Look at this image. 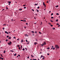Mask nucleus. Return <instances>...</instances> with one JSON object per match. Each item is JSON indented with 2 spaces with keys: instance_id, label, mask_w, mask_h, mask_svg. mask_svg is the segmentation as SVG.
<instances>
[{
  "instance_id": "nucleus-1",
  "label": "nucleus",
  "mask_w": 60,
  "mask_h": 60,
  "mask_svg": "<svg viewBox=\"0 0 60 60\" xmlns=\"http://www.w3.org/2000/svg\"><path fill=\"white\" fill-rule=\"evenodd\" d=\"M43 44H42L41 45L42 46H43V45H46V42H45V41L43 42Z\"/></svg>"
},
{
  "instance_id": "nucleus-2",
  "label": "nucleus",
  "mask_w": 60,
  "mask_h": 60,
  "mask_svg": "<svg viewBox=\"0 0 60 60\" xmlns=\"http://www.w3.org/2000/svg\"><path fill=\"white\" fill-rule=\"evenodd\" d=\"M42 57H43V58H42V59H43V60H44V59H45L44 56H43L41 55V58H42Z\"/></svg>"
},
{
  "instance_id": "nucleus-3",
  "label": "nucleus",
  "mask_w": 60,
  "mask_h": 60,
  "mask_svg": "<svg viewBox=\"0 0 60 60\" xmlns=\"http://www.w3.org/2000/svg\"><path fill=\"white\" fill-rule=\"evenodd\" d=\"M5 34H9V33H8V32H7L6 31H5Z\"/></svg>"
},
{
  "instance_id": "nucleus-4",
  "label": "nucleus",
  "mask_w": 60,
  "mask_h": 60,
  "mask_svg": "<svg viewBox=\"0 0 60 60\" xmlns=\"http://www.w3.org/2000/svg\"><path fill=\"white\" fill-rule=\"evenodd\" d=\"M57 46H58V45H56L55 46V48L57 49Z\"/></svg>"
},
{
  "instance_id": "nucleus-5",
  "label": "nucleus",
  "mask_w": 60,
  "mask_h": 60,
  "mask_svg": "<svg viewBox=\"0 0 60 60\" xmlns=\"http://www.w3.org/2000/svg\"><path fill=\"white\" fill-rule=\"evenodd\" d=\"M43 5H44V6H45V5H46L45 4V3H44V2L43 3Z\"/></svg>"
},
{
  "instance_id": "nucleus-6",
  "label": "nucleus",
  "mask_w": 60,
  "mask_h": 60,
  "mask_svg": "<svg viewBox=\"0 0 60 60\" xmlns=\"http://www.w3.org/2000/svg\"><path fill=\"white\" fill-rule=\"evenodd\" d=\"M14 56H16L17 55V53H16L14 55Z\"/></svg>"
},
{
  "instance_id": "nucleus-7",
  "label": "nucleus",
  "mask_w": 60,
  "mask_h": 60,
  "mask_svg": "<svg viewBox=\"0 0 60 60\" xmlns=\"http://www.w3.org/2000/svg\"><path fill=\"white\" fill-rule=\"evenodd\" d=\"M24 42V41L23 40H21V42Z\"/></svg>"
},
{
  "instance_id": "nucleus-8",
  "label": "nucleus",
  "mask_w": 60,
  "mask_h": 60,
  "mask_svg": "<svg viewBox=\"0 0 60 60\" xmlns=\"http://www.w3.org/2000/svg\"><path fill=\"white\" fill-rule=\"evenodd\" d=\"M36 44H37V43H36V42H34V44L35 45H36Z\"/></svg>"
},
{
  "instance_id": "nucleus-9",
  "label": "nucleus",
  "mask_w": 60,
  "mask_h": 60,
  "mask_svg": "<svg viewBox=\"0 0 60 60\" xmlns=\"http://www.w3.org/2000/svg\"><path fill=\"white\" fill-rule=\"evenodd\" d=\"M6 9L7 10V9H8V7H6Z\"/></svg>"
},
{
  "instance_id": "nucleus-10",
  "label": "nucleus",
  "mask_w": 60,
  "mask_h": 60,
  "mask_svg": "<svg viewBox=\"0 0 60 60\" xmlns=\"http://www.w3.org/2000/svg\"><path fill=\"white\" fill-rule=\"evenodd\" d=\"M8 3H9V4H10L11 3V1H9L8 2Z\"/></svg>"
},
{
  "instance_id": "nucleus-11",
  "label": "nucleus",
  "mask_w": 60,
  "mask_h": 60,
  "mask_svg": "<svg viewBox=\"0 0 60 60\" xmlns=\"http://www.w3.org/2000/svg\"><path fill=\"white\" fill-rule=\"evenodd\" d=\"M22 9H19V11H22Z\"/></svg>"
},
{
  "instance_id": "nucleus-12",
  "label": "nucleus",
  "mask_w": 60,
  "mask_h": 60,
  "mask_svg": "<svg viewBox=\"0 0 60 60\" xmlns=\"http://www.w3.org/2000/svg\"><path fill=\"white\" fill-rule=\"evenodd\" d=\"M11 52H14V51H13V50H11Z\"/></svg>"
},
{
  "instance_id": "nucleus-13",
  "label": "nucleus",
  "mask_w": 60,
  "mask_h": 60,
  "mask_svg": "<svg viewBox=\"0 0 60 60\" xmlns=\"http://www.w3.org/2000/svg\"><path fill=\"white\" fill-rule=\"evenodd\" d=\"M55 7H56V8H57V7H58V5L56 6H55Z\"/></svg>"
},
{
  "instance_id": "nucleus-14",
  "label": "nucleus",
  "mask_w": 60,
  "mask_h": 60,
  "mask_svg": "<svg viewBox=\"0 0 60 60\" xmlns=\"http://www.w3.org/2000/svg\"><path fill=\"white\" fill-rule=\"evenodd\" d=\"M56 15H59V14L58 13H57L56 14Z\"/></svg>"
},
{
  "instance_id": "nucleus-15",
  "label": "nucleus",
  "mask_w": 60,
  "mask_h": 60,
  "mask_svg": "<svg viewBox=\"0 0 60 60\" xmlns=\"http://www.w3.org/2000/svg\"><path fill=\"white\" fill-rule=\"evenodd\" d=\"M36 11L37 12H39V10L36 9Z\"/></svg>"
},
{
  "instance_id": "nucleus-16",
  "label": "nucleus",
  "mask_w": 60,
  "mask_h": 60,
  "mask_svg": "<svg viewBox=\"0 0 60 60\" xmlns=\"http://www.w3.org/2000/svg\"><path fill=\"white\" fill-rule=\"evenodd\" d=\"M6 51H4V52H3V53H5V52Z\"/></svg>"
},
{
  "instance_id": "nucleus-17",
  "label": "nucleus",
  "mask_w": 60,
  "mask_h": 60,
  "mask_svg": "<svg viewBox=\"0 0 60 60\" xmlns=\"http://www.w3.org/2000/svg\"><path fill=\"white\" fill-rule=\"evenodd\" d=\"M57 49H59V46H58L57 47Z\"/></svg>"
},
{
  "instance_id": "nucleus-18",
  "label": "nucleus",
  "mask_w": 60,
  "mask_h": 60,
  "mask_svg": "<svg viewBox=\"0 0 60 60\" xmlns=\"http://www.w3.org/2000/svg\"><path fill=\"white\" fill-rule=\"evenodd\" d=\"M9 39H11V37H10L9 38H8Z\"/></svg>"
},
{
  "instance_id": "nucleus-19",
  "label": "nucleus",
  "mask_w": 60,
  "mask_h": 60,
  "mask_svg": "<svg viewBox=\"0 0 60 60\" xmlns=\"http://www.w3.org/2000/svg\"><path fill=\"white\" fill-rule=\"evenodd\" d=\"M20 48H21V47H19V50H20Z\"/></svg>"
},
{
  "instance_id": "nucleus-20",
  "label": "nucleus",
  "mask_w": 60,
  "mask_h": 60,
  "mask_svg": "<svg viewBox=\"0 0 60 60\" xmlns=\"http://www.w3.org/2000/svg\"><path fill=\"white\" fill-rule=\"evenodd\" d=\"M56 21H58V19H57L56 20Z\"/></svg>"
},
{
  "instance_id": "nucleus-21",
  "label": "nucleus",
  "mask_w": 60,
  "mask_h": 60,
  "mask_svg": "<svg viewBox=\"0 0 60 60\" xmlns=\"http://www.w3.org/2000/svg\"><path fill=\"white\" fill-rule=\"evenodd\" d=\"M51 16H52L53 15V13H52L51 14Z\"/></svg>"
},
{
  "instance_id": "nucleus-22",
  "label": "nucleus",
  "mask_w": 60,
  "mask_h": 60,
  "mask_svg": "<svg viewBox=\"0 0 60 60\" xmlns=\"http://www.w3.org/2000/svg\"><path fill=\"white\" fill-rule=\"evenodd\" d=\"M25 49H26V51L27 50V49H26V48H25Z\"/></svg>"
},
{
  "instance_id": "nucleus-23",
  "label": "nucleus",
  "mask_w": 60,
  "mask_h": 60,
  "mask_svg": "<svg viewBox=\"0 0 60 60\" xmlns=\"http://www.w3.org/2000/svg\"><path fill=\"white\" fill-rule=\"evenodd\" d=\"M8 44H9V45H11V44L10 43H8Z\"/></svg>"
},
{
  "instance_id": "nucleus-24",
  "label": "nucleus",
  "mask_w": 60,
  "mask_h": 60,
  "mask_svg": "<svg viewBox=\"0 0 60 60\" xmlns=\"http://www.w3.org/2000/svg\"><path fill=\"white\" fill-rule=\"evenodd\" d=\"M38 4H34L35 5H38Z\"/></svg>"
},
{
  "instance_id": "nucleus-25",
  "label": "nucleus",
  "mask_w": 60,
  "mask_h": 60,
  "mask_svg": "<svg viewBox=\"0 0 60 60\" xmlns=\"http://www.w3.org/2000/svg\"><path fill=\"white\" fill-rule=\"evenodd\" d=\"M6 24H4L3 25V26H6Z\"/></svg>"
},
{
  "instance_id": "nucleus-26",
  "label": "nucleus",
  "mask_w": 60,
  "mask_h": 60,
  "mask_svg": "<svg viewBox=\"0 0 60 60\" xmlns=\"http://www.w3.org/2000/svg\"><path fill=\"white\" fill-rule=\"evenodd\" d=\"M31 32L32 33H34V32L33 31H32Z\"/></svg>"
},
{
  "instance_id": "nucleus-27",
  "label": "nucleus",
  "mask_w": 60,
  "mask_h": 60,
  "mask_svg": "<svg viewBox=\"0 0 60 60\" xmlns=\"http://www.w3.org/2000/svg\"><path fill=\"white\" fill-rule=\"evenodd\" d=\"M20 47V46L19 45H18L17 47Z\"/></svg>"
},
{
  "instance_id": "nucleus-28",
  "label": "nucleus",
  "mask_w": 60,
  "mask_h": 60,
  "mask_svg": "<svg viewBox=\"0 0 60 60\" xmlns=\"http://www.w3.org/2000/svg\"><path fill=\"white\" fill-rule=\"evenodd\" d=\"M21 49H22V46L21 45Z\"/></svg>"
},
{
  "instance_id": "nucleus-29",
  "label": "nucleus",
  "mask_w": 60,
  "mask_h": 60,
  "mask_svg": "<svg viewBox=\"0 0 60 60\" xmlns=\"http://www.w3.org/2000/svg\"><path fill=\"white\" fill-rule=\"evenodd\" d=\"M22 50H23V51H24L25 50V49L23 48V49H22Z\"/></svg>"
},
{
  "instance_id": "nucleus-30",
  "label": "nucleus",
  "mask_w": 60,
  "mask_h": 60,
  "mask_svg": "<svg viewBox=\"0 0 60 60\" xmlns=\"http://www.w3.org/2000/svg\"><path fill=\"white\" fill-rule=\"evenodd\" d=\"M0 55H1V57H3V56H2V55L1 54Z\"/></svg>"
},
{
  "instance_id": "nucleus-31",
  "label": "nucleus",
  "mask_w": 60,
  "mask_h": 60,
  "mask_svg": "<svg viewBox=\"0 0 60 60\" xmlns=\"http://www.w3.org/2000/svg\"><path fill=\"white\" fill-rule=\"evenodd\" d=\"M7 40H6L5 41H8V39H6Z\"/></svg>"
},
{
  "instance_id": "nucleus-32",
  "label": "nucleus",
  "mask_w": 60,
  "mask_h": 60,
  "mask_svg": "<svg viewBox=\"0 0 60 60\" xmlns=\"http://www.w3.org/2000/svg\"><path fill=\"white\" fill-rule=\"evenodd\" d=\"M50 49V48H49V47L48 48H47V49Z\"/></svg>"
},
{
  "instance_id": "nucleus-33",
  "label": "nucleus",
  "mask_w": 60,
  "mask_h": 60,
  "mask_svg": "<svg viewBox=\"0 0 60 60\" xmlns=\"http://www.w3.org/2000/svg\"><path fill=\"white\" fill-rule=\"evenodd\" d=\"M4 59L3 58H1L0 59Z\"/></svg>"
},
{
  "instance_id": "nucleus-34",
  "label": "nucleus",
  "mask_w": 60,
  "mask_h": 60,
  "mask_svg": "<svg viewBox=\"0 0 60 60\" xmlns=\"http://www.w3.org/2000/svg\"><path fill=\"white\" fill-rule=\"evenodd\" d=\"M50 21H51V22H53V21H52V20H50Z\"/></svg>"
},
{
  "instance_id": "nucleus-35",
  "label": "nucleus",
  "mask_w": 60,
  "mask_h": 60,
  "mask_svg": "<svg viewBox=\"0 0 60 60\" xmlns=\"http://www.w3.org/2000/svg\"><path fill=\"white\" fill-rule=\"evenodd\" d=\"M27 58H28V59L29 58V56H28V57H27Z\"/></svg>"
},
{
  "instance_id": "nucleus-36",
  "label": "nucleus",
  "mask_w": 60,
  "mask_h": 60,
  "mask_svg": "<svg viewBox=\"0 0 60 60\" xmlns=\"http://www.w3.org/2000/svg\"><path fill=\"white\" fill-rule=\"evenodd\" d=\"M39 34H41V32H39Z\"/></svg>"
},
{
  "instance_id": "nucleus-37",
  "label": "nucleus",
  "mask_w": 60,
  "mask_h": 60,
  "mask_svg": "<svg viewBox=\"0 0 60 60\" xmlns=\"http://www.w3.org/2000/svg\"><path fill=\"white\" fill-rule=\"evenodd\" d=\"M9 43H11H11H11V41L9 42Z\"/></svg>"
},
{
  "instance_id": "nucleus-38",
  "label": "nucleus",
  "mask_w": 60,
  "mask_h": 60,
  "mask_svg": "<svg viewBox=\"0 0 60 60\" xmlns=\"http://www.w3.org/2000/svg\"><path fill=\"white\" fill-rule=\"evenodd\" d=\"M47 55H48V56H49V53H48L47 54Z\"/></svg>"
},
{
  "instance_id": "nucleus-39",
  "label": "nucleus",
  "mask_w": 60,
  "mask_h": 60,
  "mask_svg": "<svg viewBox=\"0 0 60 60\" xmlns=\"http://www.w3.org/2000/svg\"><path fill=\"white\" fill-rule=\"evenodd\" d=\"M40 8V7H38L37 8V9H39Z\"/></svg>"
},
{
  "instance_id": "nucleus-40",
  "label": "nucleus",
  "mask_w": 60,
  "mask_h": 60,
  "mask_svg": "<svg viewBox=\"0 0 60 60\" xmlns=\"http://www.w3.org/2000/svg\"><path fill=\"white\" fill-rule=\"evenodd\" d=\"M24 9H26V7H24Z\"/></svg>"
},
{
  "instance_id": "nucleus-41",
  "label": "nucleus",
  "mask_w": 60,
  "mask_h": 60,
  "mask_svg": "<svg viewBox=\"0 0 60 60\" xmlns=\"http://www.w3.org/2000/svg\"><path fill=\"white\" fill-rule=\"evenodd\" d=\"M26 41L27 42H28L27 40H26Z\"/></svg>"
},
{
  "instance_id": "nucleus-42",
  "label": "nucleus",
  "mask_w": 60,
  "mask_h": 60,
  "mask_svg": "<svg viewBox=\"0 0 60 60\" xmlns=\"http://www.w3.org/2000/svg\"><path fill=\"white\" fill-rule=\"evenodd\" d=\"M19 38H18V39H17V41H19Z\"/></svg>"
},
{
  "instance_id": "nucleus-43",
  "label": "nucleus",
  "mask_w": 60,
  "mask_h": 60,
  "mask_svg": "<svg viewBox=\"0 0 60 60\" xmlns=\"http://www.w3.org/2000/svg\"><path fill=\"white\" fill-rule=\"evenodd\" d=\"M31 56H32V57H34V56H33V55H31Z\"/></svg>"
},
{
  "instance_id": "nucleus-44",
  "label": "nucleus",
  "mask_w": 60,
  "mask_h": 60,
  "mask_svg": "<svg viewBox=\"0 0 60 60\" xmlns=\"http://www.w3.org/2000/svg\"><path fill=\"white\" fill-rule=\"evenodd\" d=\"M32 11H34V10H33V9H32Z\"/></svg>"
},
{
  "instance_id": "nucleus-45",
  "label": "nucleus",
  "mask_w": 60,
  "mask_h": 60,
  "mask_svg": "<svg viewBox=\"0 0 60 60\" xmlns=\"http://www.w3.org/2000/svg\"><path fill=\"white\" fill-rule=\"evenodd\" d=\"M11 21H13V19H11Z\"/></svg>"
},
{
  "instance_id": "nucleus-46",
  "label": "nucleus",
  "mask_w": 60,
  "mask_h": 60,
  "mask_svg": "<svg viewBox=\"0 0 60 60\" xmlns=\"http://www.w3.org/2000/svg\"><path fill=\"white\" fill-rule=\"evenodd\" d=\"M53 18H54V17H51V19H53Z\"/></svg>"
},
{
  "instance_id": "nucleus-47",
  "label": "nucleus",
  "mask_w": 60,
  "mask_h": 60,
  "mask_svg": "<svg viewBox=\"0 0 60 60\" xmlns=\"http://www.w3.org/2000/svg\"><path fill=\"white\" fill-rule=\"evenodd\" d=\"M2 29H3V30H4V27L3 28H2Z\"/></svg>"
},
{
  "instance_id": "nucleus-48",
  "label": "nucleus",
  "mask_w": 60,
  "mask_h": 60,
  "mask_svg": "<svg viewBox=\"0 0 60 60\" xmlns=\"http://www.w3.org/2000/svg\"><path fill=\"white\" fill-rule=\"evenodd\" d=\"M49 12V13H51V11H50Z\"/></svg>"
},
{
  "instance_id": "nucleus-49",
  "label": "nucleus",
  "mask_w": 60,
  "mask_h": 60,
  "mask_svg": "<svg viewBox=\"0 0 60 60\" xmlns=\"http://www.w3.org/2000/svg\"><path fill=\"white\" fill-rule=\"evenodd\" d=\"M14 39H16V38L15 37H14Z\"/></svg>"
},
{
  "instance_id": "nucleus-50",
  "label": "nucleus",
  "mask_w": 60,
  "mask_h": 60,
  "mask_svg": "<svg viewBox=\"0 0 60 60\" xmlns=\"http://www.w3.org/2000/svg\"><path fill=\"white\" fill-rule=\"evenodd\" d=\"M23 6H26V5H23Z\"/></svg>"
},
{
  "instance_id": "nucleus-51",
  "label": "nucleus",
  "mask_w": 60,
  "mask_h": 60,
  "mask_svg": "<svg viewBox=\"0 0 60 60\" xmlns=\"http://www.w3.org/2000/svg\"><path fill=\"white\" fill-rule=\"evenodd\" d=\"M51 26H53V25H51Z\"/></svg>"
},
{
  "instance_id": "nucleus-52",
  "label": "nucleus",
  "mask_w": 60,
  "mask_h": 60,
  "mask_svg": "<svg viewBox=\"0 0 60 60\" xmlns=\"http://www.w3.org/2000/svg\"><path fill=\"white\" fill-rule=\"evenodd\" d=\"M9 37V36H7V37Z\"/></svg>"
},
{
  "instance_id": "nucleus-53",
  "label": "nucleus",
  "mask_w": 60,
  "mask_h": 60,
  "mask_svg": "<svg viewBox=\"0 0 60 60\" xmlns=\"http://www.w3.org/2000/svg\"><path fill=\"white\" fill-rule=\"evenodd\" d=\"M49 25H51V24L50 23H49Z\"/></svg>"
},
{
  "instance_id": "nucleus-54",
  "label": "nucleus",
  "mask_w": 60,
  "mask_h": 60,
  "mask_svg": "<svg viewBox=\"0 0 60 60\" xmlns=\"http://www.w3.org/2000/svg\"><path fill=\"white\" fill-rule=\"evenodd\" d=\"M58 27H59V26H60V25H58Z\"/></svg>"
},
{
  "instance_id": "nucleus-55",
  "label": "nucleus",
  "mask_w": 60,
  "mask_h": 60,
  "mask_svg": "<svg viewBox=\"0 0 60 60\" xmlns=\"http://www.w3.org/2000/svg\"><path fill=\"white\" fill-rule=\"evenodd\" d=\"M18 56H20V55H18Z\"/></svg>"
},
{
  "instance_id": "nucleus-56",
  "label": "nucleus",
  "mask_w": 60,
  "mask_h": 60,
  "mask_svg": "<svg viewBox=\"0 0 60 60\" xmlns=\"http://www.w3.org/2000/svg\"><path fill=\"white\" fill-rule=\"evenodd\" d=\"M26 25H28V23H26Z\"/></svg>"
},
{
  "instance_id": "nucleus-57",
  "label": "nucleus",
  "mask_w": 60,
  "mask_h": 60,
  "mask_svg": "<svg viewBox=\"0 0 60 60\" xmlns=\"http://www.w3.org/2000/svg\"><path fill=\"white\" fill-rule=\"evenodd\" d=\"M20 21H23V20H20Z\"/></svg>"
},
{
  "instance_id": "nucleus-58",
  "label": "nucleus",
  "mask_w": 60,
  "mask_h": 60,
  "mask_svg": "<svg viewBox=\"0 0 60 60\" xmlns=\"http://www.w3.org/2000/svg\"><path fill=\"white\" fill-rule=\"evenodd\" d=\"M53 29H54V30H55V28H53Z\"/></svg>"
},
{
  "instance_id": "nucleus-59",
  "label": "nucleus",
  "mask_w": 60,
  "mask_h": 60,
  "mask_svg": "<svg viewBox=\"0 0 60 60\" xmlns=\"http://www.w3.org/2000/svg\"><path fill=\"white\" fill-rule=\"evenodd\" d=\"M45 6V8H46V5H45V6Z\"/></svg>"
},
{
  "instance_id": "nucleus-60",
  "label": "nucleus",
  "mask_w": 60,
  "mask_h": 60,
  "mask_svg": "<svg viewBox=\"0 0 60 60\" xmlns=\"http://www.w3.org/2000/svg\"><path fill=\"white\" fill-rule=\"evenodd\" d=\"M57 25H59V23H57Z\"/></svg>"
},
{
  "instance_id": "nucleus-61",
  "label": "nucleus",
  "mask_w": 60,
  "mask_h": 60,
  "mask_svg": "<svg viewBox=\"0 0 60 60\" xmlns=\"http://www.w3.org/2000/svg\"><path fill=\"white\" fill-rule=\"evenodd\" d=\"M10 4H10V3H9V4H8V5H10Z\"/></svg>"
},
{
  "instance_id": "nucleus-62",
  "label": "nucleus",
  "mask_w": 60,
  "mask_h": 60,
  "mask_svg": "<svg viewBox=\"0 0 60 60\" xmlns=\"http://www.w3.org/2000/svg\"><path fill=\"white\" fill-rule=\"evenodd\" d=\"M54 49H55V48H53V50H54Z\"/></svg>"
},
{
  "instance_id": "nucleus-63",
  "label": "nucleus",
  "mask_w": 60,
  "mask_h": 60,
  "mask_svg": "<svg viewBox=\"0 0 60 60\" xmlns=\"http://www.w3.org/2000/svg\"><path fill=\"white\" fill-rule=\"evenodd\" d=\"M52 48H53V46H52Z\"/></svg>"
},
{
  "instance_id": "nucleus-64",
  "label": "nucleus",
  "mask_w": 60,
  "mask_h": 60,
  "mask_svg": "<svg viewBox=\"0 0 60 60\" xmlns=\"http://www.w3.org/2000/svg\"><path fill=\"white\" fill-rule=\"evenodd\" d=\"M32 60H35V59H32Z\"/></svg>"
}]
</instances>
